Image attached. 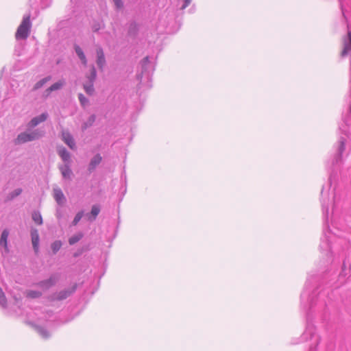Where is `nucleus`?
Masks as SVG:
<instances>
[{
    "mask_svg": "<svg viewBox=\"0 0 351 351\" xmlns=\"http://www.w3.org/2000/svg\"><path fill=\"white\" fill-rule=\"evenodd\" d=\"M44 130H42L40 129H36L30 132H21L17 136L16 138V143L23 144L27 142L36 141L42 138L43 136H44Z\"/></svg>",
    "mask_w": 351,
    "mask_h": 351,
    "instance_id": "1",
    "label": "nucleus"
},
{
    "mask_svg": "<svg viewBox=\"0 0 351 351\" xmlns=\"http://www.w3.org/2000/svg\"><path fill=\"white\" fill-rule=\"evenodd\" d=\"M141 73L138 75V78L139 80H142L143 77H146L148 80L150 79V77L153 72L155 70V64L154 61V58H150L149 56H145L141 62Z\"/></svg>",
    "mask_w": 351,
    "mask_h": 351,
    "instance_id": "2",
    "label": "nucleus"
},
{
    "mask_svg": "<svg viewBox=\"0 0 351 351\" xmlns=\"http://www.w3.org/2000/svg\"><path fill=\"white\" fill-rule=\"evenodd\" d=\"M31 26L30 16H25L15 34L16 39L17 40L26 39L29 34Z\"/></svg>",
    "mask_w": 351,
    "mask_h": 351,
    "instance_id": "3",
    "label": "nucleus"
},
{
    "mask_svg": "<svg viewBox=\"0 0 351 351\" xmlns=\"http://www.w3.org/2000/svg\"><path fill=\"white\" fill-rule=\"evenodd\" d=\"M76 289L77 285L75 284L71 288L51 293L47 297V299L50 302L64 300L71 296L75 291Z\"/></svg>",
    "mask_w": 351,
    "mask_h": 351,
    "instance_id": "4",
    "label": "nucleus"
},
{
    "mask_svg": "<svg viewBox=\"0 0 351 351\" xmlns=\"http://www.w3.org/2000/svg\"><path fill=\"white\" fill-rule=\"evenodd\" d=\"M59 280V274H53L48 279L41 280L37 283V285L44 290H47L56 285Z\"/></svg>",
    "mask_w": 351,
    "mask_h": 351,
    "instance_id": "5",
    "label": "nucleus"
},
{
    "mask_svg": "<svg viewBox=\"0 0 351 351\" xmlns=\"http://www.w3.org/2000/svg\"><path fill=\"white\" fill-rule=\"evenodd\" d=\"M141 24L136 23L135 21H130L127 24V36L132 38L137 37L140 31Z\"/></svg>",
    "mask_w": 351,
    "mask_h": 351,
    "instance_id": "6",
    "label": "nucleus"
},
{
    "mask_svg": "<svg viewBox=\"0 0 351 351\" xmlns=\"http://www.w3.org/2000/svg\"><path fill=\"white\" fill-rule=\"evenodd\" d=\"M48 117V113L45 112L38 116L32 118L31 121L27 123L28 128H35L38 124L45 121L47 119Z\"/></svg>",
    "mask_w": 351,
    "mask_h": 351,
    "instance_id": "7",
    "label": "nucleus"
},
{
    "mask_svg": "<svg viewBox=\"0 0 351 351\" xmlns=\"http://www.w3.org/2000/svg\"><path fill=\"white\" fill-rule=\"evenodd\" d=\"M345 143H346V138L344 137H340L339 141V146L337 148V153L336 154L332 163H338L341 160V156L345 150Z\"/></svg>",
    "mask_w": 351,
    "mask_h": 351,
    "instance_id": "8",
    "label": "nucleus"
},
{
    "mask_svg": "<svg viewBox=\"0 0 351 351\" xmlns=\"http://www.w3.org/2000/svg\"><path fill=\"white\" fill-rule=\"evenodd\" d=\"M30 233H31L32 246H33L35 253L37 254L39 250V241H40L38 231L35 228H32L31 230Z\"/></svg>",
    "mask_w": 351,
    "mask_h": 351,
    "instance_id": "9",
    "label": "nucleus"
},
{
    "mask_svg": "<svg viewBox=\"0 0 351 351\" xmlns=\"http://www.w3.org/2000/svg\"><path fill=\"white\" fill-rule=\"evenodd\" d=\"M102 160V157L99 154H95L90 160L88 166V171L89 173H92L95 169L97 168V167L101 163Z\"/></svg>",
    "mask_w": 351,
    "mask_h": 351,
    "instance_id": "10",
    "label": "nucleus"
},
{
    "mask_svg": "<svg viewBox=\"0 0 351 351\" xmlns=\"http://www.w3.org/2000/svg\"><path fill=\"white\" fill-rule=\"evenodd\" d=\"M100 210V206L99 205H93L92 206L90 213L86 214L87 219L90 222L94 221L96 219L97 215L99 214Z\"/></svg>",
    "mask_w": 351,
    "mask_h": 351,
    "instance_id": "11",
    "label": "nucleus"
},
{
    "mask_svg": "<svg viewBox=\"0 0 351 351\" xmlns=\"http://www.w3.org/2000/svg\"><path fill=\"white\" fill-rule=\"evenodd\" d=\"M59 169L61 172V174H62L63 178L71 180V176L73 175V172H72L69 164H64V165H60L59 167Z\"/></svg>",
    "mask_w": 351,
    "mask_h": 351,
    "instance_id": "12",
    "label": "nucleus"
},
{
    "mask_svg": "<svg viewBox=\"0 0 351 351\" xmlns=\"http://www.w3.org/2000/svg\"><path fill=\"white\" fill-rule=\"evenodd\" d=\"M97 64L98 67L102 70L104 66L106 64V60L104 57V53L103 49L101 48H99L97 50Z\"/></svg>",
    "mask_w": 351,
    "mask_h": 351,
    "instance_id": "13",
    "label": "nucleus"
},
{
    "mask_svg": "<svg viewBox=\"0 0 351 351\" xmlns=\"http://www.w3.org/2000/svg\"><path fill=\"white\" fill-rule=\"evenodd\" d=\"M53 197L59 205H62L66 200L62 190L59 188L53 189Z\"/></svg>",
    "mask_w": 351,
    "mask_h": 351,
    "instance_id": "14",
    "label": "nucleus"
},
{
    "mask_svg": "<svg viewBox=\"0 0 351 351\" xmlns=\"http://www.w3.org/2000/svg\"><path fill=\"white\" fill-rule=\"evenodd\" d=\"M62 140L71 149H73L75 147V141L70 133L64 132L62 134Z\"/></svg>",
    "mask_w": 351,
    "mask_h": 351,
    "instance_id": "15",
    "label": "nucleus"
},
{
    "mask_svg": "<svg viewBox=\"0 0 351 351\" xmlns=\"http://www.w3.org/2000/svg\"><path fill=\"white\" fill-rule=\"evenodd\" d=\"M9 230L8 229H5L2 231L0 238V246L3 247L5 250H8V239L9 236Z\"/></svg>",
    "mask_w": 351,
    "mask_h": 351,
    "instance_id": "16",
    "label": "nucleus"
},
{
    "mask_svg": "<svg viewBox=\"0 0 351 351\" xmlns=\"http://www.w3.org/2000/svg\"><path fill=\"white\" fill-rule=\"evenodd\" d=\"M83 88L88 95H93L95 93L94 83L86 80L83 84Z\"/></svg>",
    "mask_w": 351,
    "mask_h": 351,
    "instance_id": "17",
    "label": "nucleus"
},
{
    "mask_svg": "<svg viewBox=\"0 0 351 351\" xmlns=\"http://www.w3.org/2000/svg\"><path fill=\"white\" fill-rule=\"evenodd\" d=\"M85 77L86 80L95 83L97 77V71L93 65L91 66L89 73H86Z\"/></svg>",
    "mask_w": 351,
    "mask_h": 351,
    "instance_id": "18",
    "label": "nucleus"
},
{
    "mask_svg": "<svg viewBox=\"0 0 351 351\" xmlns=\"http://www.w3.org/2000/svg\"><path fill=\"white\" fill-rule=\"evenodd\" d=\"M75 50L76 54L77 55L78 58L81 60L82 63L84 65H86V64H87L86 58V56L84 53L82 49H81V47L79 45H76Z\"/></svg>",
    "mask_w": 351,
    "mask_h": 351,
    "instance_id": "19",
    "label": "nucleus"
},
{
    "mask_svg": "<svg viewBox=\"0 0 351 351\" xmlns=\"http://www.w3.org/2000/svg\"><path fill=\"white\" fill-rule=\"evenodd\" d=\"M104 28V24L102 21H93L91 23V29L93 32L97 33Z\"/></svg>",
    "mask_w": 351,
    "mask_h": 351,
    "instance_id": "20",
    "label": "nucleus"
},
{
    "mask_svg": "<svg viewBox=\"0 0 351 351\" xmlns=\"http://www.w3.org/2000/svg\"><path fill=\"white\" fill-rule=\"evenodd\" d=\"M22 189L18 188L8 193V195L6 197L5 200L6 201H12L19 195H20L22 193Z\"/></svg>",
    "mask_w": 351,
    "mask_h": 351,
    "instance_id": "21",
    "label": "nucleus"
},
{
    "mask_svg": "<svg viewBox=\"0 0 351 351\" xmlns=\"http://www.w3.org/2000/svg\"><path fill=\"white\" fill-rule=\"evenodd\" d=\"M64 80H60L54 84H53L50 87L47 89V91L51 93L52 91L60 90L64 85Z\"/></svg>",
    "mask_w": 351,
    "mask_h": 351,
    "instance_id": "22",
    "label": "nucleus"
},
{
    "mask_svg": "<svg viewBox=\"0 0 351 351\" xmlns=\"http://www.w3.org/2000/svg\"><path fill=\"white\" fill-rule=\"evenodd\" d=\"M95 119H96V116L95 114L90 115L88 117V120L82 125V131H84L87 128L92 126L93 124L94 123V122L95 121Z\"/></svg>",
    "mask_w": 351,
    "mask_h": 351,
    "instance_id": "23",
    "label": "nucleus"
},
{
    "mask_svg": "<svg viewBox=\"0 0 351 351\" xmlns=\"http://www.w3.org/2000/svg\"><path fill=\"white\" fill-rule=\"evenodd\" d=\"M51 80V77L50 75L47 76L42 80L37 82L34 86L33 90H36L40 88H42L47 82Z\"/></svg>",
    "mask_w": 351,
    "mask_h": 351,
    "instance_id": "24",
    "label": "nucleus"
},
{
    "mask_svg": "<svg viewBox=\"0 0 351 351\" xmlns=\"http://www.w3.org/2000/svg\"><path fill=\"white\" fill-rule=\"evenodd\" d=\"M84 237V234L82 232H79L77 234L73 235L69 239V243L73 245L80 241Z\"/></svg>",
    "mask_w": 351,
    "mask_h": 351,
    "instance_id": "25",
    "label": "nucleus"
},
{
    "mask_svg": "<svg viewBox=\"0 0 351 351\" xmlns=\"http://www.w3.org/2000/svg\"><path fill=\"white\" fill-rule=\"evenodd\" d=\"M32 220L38 225L43 224V218L42 216L38 211H34L32 213Z\"/></svg>",
    "mask_w": 351,
    "mask_h": 351,
    "instance_id": "26",
    "label": "nucleus"
},
{
    "mask_svg": "<svg viewBox=\"0 0 351 351\" xmlns=\"http://www.w3.org/2000/svg\"><path fill=\"white\" fill-rule=\"evenodd\" d=\"M59 155L64 162H69L70 160V154L65 148H62L59 151Z\"/></svg>",
    "mask_w": 351,
    "mask_h": 351,
    "instance_id": "27",
    "label": "nucleus"
},
{
    "mask_svg": "<svg viewBox=\"0 0 351 351\" xmlns=\"http://www.w3.org/2000/svg\"><path fill=\"white\" fill-rule=\"evenodd\" d=\"M62 242L59 240L55 241L51 245V248L53 254H56L62 247Z\"/></svg>",
    "mask_w": 351,
    "mask_h": 351,
    "instance_id": "28",
    "label": "nucleus"
},
{
    "mask_svg": "<svg viewBox=\"0 0 351 351\" xmlns=\"http://www.w3.org/2000/svg\"><path fill=\"white\" fill-rule=\"evenodd\" d=\"M36 331L45 339H47L49 337V332L42 326H36Z\"/></svg>",
    "mask_w": 351,
    "mask_h": 351,
    "instance_id": "29",
    "label": "nucleus"
},
{
    "mask_svg": "<svg viewBox=\"0 0 351 351\" xmlns=\"http://www.w3.org/2000/svg\"><path fill=\"white\" fill-rule=\"evenodd\" d=\"M78 99L80 105L84 108L88 106L89 104L88 99L82 93L78 94Z\"/></svg>",
    "mask_w": 351,
    "mask_h": 351,
    "instance_id": "30",
    "label": "nucleus"
},
{
    "mask_svg": "<svg viewBox=\"0 0 351 351\" xmlns=\"http://www.w3.org/2000/svg\"><path fill=\"white\" fill-rule=\"evenodd\" d=\"M41 295L42 293L39 291L30 290L27 293V296L29 298H39Z\"/></svg>",
    "mask_w": 351,
    "mask_h": 351,
    "instance_id": "31",
    "label": "nucleus"
},
{
    "mask_svg": "<svg viewBox=\"0 0 351 351\" xmlns=\"http://www.w3.org/2000/svg\"><path fill=\"white\" fill-rule=\"evenodd\" d=\"M84 210H80L79 211L75 216L73 221H72V225L73 226H76L79 221L81 220V219L82 218V217L84 216Z\"/></svg>",
    "mask_w": 351,
    "mask_h": 351,
    "instance_id": "32",
    "label": "nucleus"
},
{
    "mask_svg": "<svg viewBox=\"0 0 351 351\" xmlns=\"http://www.w3.org/2000/svg\"><path fill=\"white\" fill-rule=\"evenodd\" d=\"M6 304H7V300H6L5 294L3 292L1 288L0 287V304L3 307H5L6 306Z\"/></svg>",
    "mask_w": 351,
    "mask_h": 351,
    "instance_id": "33",
    "label": "nucleus"
},
{
    "mask_svg": "<svg viewBox=\"0 0 351 351\" xmlns=\"http://www.w3.org/2000/svg\"><path fill=\"white\" fill-rule=\"evenodd\" d=\"M351 52V45H344V48L341 51V56L345 57Z\"/></svg>",
    "mask_w": 351,
    "mask_h": 351,
    "instance_id": "34",
    "label": "nucleus"
},
{
    "mask_svg": "<svg viewBox=\"0 0 351 351\" xmlns=\"http://www.w3.org/2000/svg\"><path fill=\"white\" fill-rule=\"evenodd\" d=\"M114 5L117 9H121L123 7V3L122 0H113Z\"/></svg>",
    "mask_w": 351,
    "mask_h": 351,
    "instance_id": "35",
    "label": "nucleus"
},
{
    "mask_svg": "<svg viewBox=\"0 0 351 351\" xmlns=\"http://www.w3.org/2000/svg\"><path fill=\"white\" fill-rule=\"evenodd\" d=\"M343 44H350L351 45V31L348 29L347 38L345 39Z\"/></svg>",
    "mask_w": 351,
    "mask_h": 351,
    "instance_id": "36",
    "label": "nucleus"
},
{
    "mask_svg": "<svg viewBox=\"0 0 351 351\" xmlns=\"http://www.w3.org/2000/svg\"><path fill=\"white\" fill-rule=\"evenodd\" d=\"M192 0H183V5L181 7L182 10L185 9L186 7L189 5V4L191 3Z\"/></svg>",
    "mask_w": 351,
    "mask_h": 351,
    "instance_id": "37",
    "label": "nucleus"
},
{
    "mask_svg": "<svg viewBox=\"0 0 351 351\" xmlns=\"http://www.w3.org/2000/svg\"><path fill=\"white\" fill-rule=\"evenodd\" d=\"M339 1H340V7H341V10L342 15H343V18H344L345 19H346V14H345V11H344V8H343V3H342V2H341V0H339Z\"/></svg>",
    "mask_w": 351,
    "mask_h": 351,
    "instance_id": "38",
    "label": "nucleus"
},
{
    "mask_svg": "<svg viewBox=\"0 0 351 351\" xmlns=\"http://www.w3.org/2000/svg\"><path fill=\"white\" fill-rule=\"evenodd\" d=\"M314 305V301L313 298H311L309 302V308L311 309Z\"/></svg>",
    "mask_w": 351,
    "mask_h": 351,
    "instance_id": "39",
    "label": "nucleus"
},
{
    "mask_svg": "<svg viewBox=\"0 0 351 351\" xmlns=\"http://www.w3.org/2000/svg\"><path fill=\"white\" fill-rule=\"evenodd\" d=\"M328 208H326V209H325V208H324V215H327V214H328Z\"/></svg>",
    "mask_w": 351,
    "mask_h": 351,
    "instance_id": "40",
    "label": "nucleus"
},
{
    "mask_svg": "<svg viewBox=\"0 0 351 351\" xmlns=\"http://www.w3.org/2000/svg\"><path fill=\"white\" fill-rule=\"evenodd\" d=\"M310 333H311V337H313V334L312 331H310Z\"/></svg>",
    "mask_w": 351,
    "mask_h": 351,
    "instance_id": "41",
    "label": "nucleus"
},
{
    "mask_svg": "<svg viewBox=\"0 0 351 351\" xmlns=\"http://www.w3.org/2000/svg\"><path fill=\"white\" fill-rule=\"evenodd\" d=\"M349 112L351 114V106H350Z\"/></svg>",
    "mask_w": 351,
    "mask_h": 351,
    "instance_id": "42",
    "label": "nucleus"
},
{
    "mask_svg": "<svg viewBox=\"0 0 351 351\" xmlns=\"http://www.w3.org/2000/svg\"><path fill=\"white\" fill-rule=\"evenodd\" d=\"M304 297V293L301 295V298H302Z\"/></svg>",
    "mask_w": 351,
    "mask_h": 351,
    "instance_id": "43",
    "label": "nucleus"
}]
</instances>
